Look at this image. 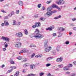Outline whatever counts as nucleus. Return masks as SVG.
<instances>
[{"mask_svg":"<svg viewBox=\"0 0 76 76\" xmlns=\"http://www.w3.org/2000/svg\"><path fill=\"white\" fill-rule=\"evenodd\" d=\"M39 32L40 31L38 28L36 29L35 31H34V33H35V35L34 36V37L36 38L37 39H38L43 38L44 37V35L40 34L39 33Z\"/></svg>","mask_w":76,"mask_h":76,"instance_id":"obj_1","label":"nucleus"},{"mask_svg":"<svg viewBox=\"0 0 76 76\" xmlns=\"http://www.w3.org/2000/svg\"><path fill=\"white\" fill-rule=\"evenodd\" d=\"M57 6L56 5V4H53L52 5L51 7H50L47 8V12L46 13V15L49 17L50 16H51V14L49 12L50 11H51V10L53 9V8H56Z\"/></svg>","mask_w":76,"mask_h":76,"instance_id":"obj_2","label":"nucleus"},{"mask_svg":"<svg viewBox=\"0 0 76 76\" xmlns=\"http://www.w3.org/2000/svg\"><path fill=\"white\" fill-rule=\"evenodd\" d=\"M15 47L19 48L21 47V43L20 42H16L15 44Z\"/></svg>","mask_w":76,"mask_h":76,"instance_id":"obj_3","label":"nucleus"},{"mask_svg":"<svg viewBox=\"0 0 76 76\" xmlns=\"http://www.w3.org/2000/svg\"><path fill=\"white\" fill-rule=\"evenodd\" d=\"M57 4L60 5H63L64 4V1L63 0H59L57 2Z\"/></svg>","mask_w":76,"mask_h":76,"instance_id":"obj_4","label":"nucleus"},{"mask_svg":"<svg viewBox=\"0 0 76 76\" xmlns=\"http://www.w3.org/2000/svg\"><path fill=\"white\" fill-rule=\"evenodd\" d=\"M15 35L16 37H22L23 36V34L21 32L17 33L15 34Z\"/></svg>","mask_w":76,"mask_h":76,"instance_id":"obj_5","label":"nucleus"},{"mask_svg":"<svg viewBox=\"0 0 76 76\" xmlns=\"http://www.w3.org/2000/svg\"><path fill=\"white\" fill-rule=\"evenodd\" d=\"M1 39H3L4 41H6L7 42H9V40H10V39L9 38L3 36L2 37Z\"/></svg>","mask_w":76,"mask_h":76,"instance_id":"obj_6","label":"nucleus"},{"mask_svg":"<svg viewBox=\"0 0 76 76\" xmlns=\"http://www.w3.org/2000/svg\"><path fill=\"white\" fill-rule=\"evenodd\" d=\"M63 60V57H61L60 58H58L56 59V61L58 62V63H60V62H61Z\"/></svg>","mask_w":76,"mask_h":76,"instance_id":"obj_7","label":"nucleus"},{"mask_svg":"<svg viewBox=\"0 0 76 76\" xmlns=\"http://www.w3.org/2000/svg\"><path fill=\"white\" fill-rule=\"evenodd\" d=\"M52 48L51 47H48L47 48H46L45 49V51L46 52H49L51 50Z\"/></svg>","mask_w":76,"mask_h":76,"instance_id":"obj_8","label":"nucleus"},{"mask_svg":"<svg viewBox=\"0 0 76 76\" xmlns=\"http://www.w3.org/2000/svg\"><path fill=\"white\" fill-rule=\"evenodd\" d=\"M48 42V41H47V40H45V41L44 43V48H47V47H48V45H47Z\"/></svg>","mask_w":76,"mask_h":76,"instance_id":"obj_9","label":"nucleus"},{"mask_svg":"<svg viewBox=\"0 0 76 76\" xmlns=\"http://www.w3.org/2000/svg\"><path fill=\"white\" fill-rule=\"evenodd\" d=\"M36 27H39L41 25V24L39 22H37L35 23Z\"/></svg>","mask_w":76,"mask_h":76,"instance_id":"obj_10","label":"nucleus"},{"mask_svg":"<svg viewBox=\"0 0 76 76\" xmlns=\"http://www.w3.org/2000/svg\"><path fill=\"white\" fill-rule=\"evenodd\" d=\"M60 49H61L60 46L59 45L56 48V50L57 52H59V51H60Z\"/></svg>","mask_w":76,"mask_h":76,"instance_id":"obj_11","label":"nucleus"},{"mask_svg":"<svg viewBox=\"0 0 76 76\" xmlns=\"http://www.w3.org/2000/svg\"><path fill=\"white\" fill-rule=\"evenodd\" d=\"M57 10H54L52 11H50L49 12V13H50V14H51V15H52V14L53 13H57Z\"/></svg>","mask_w":76,"mask_h":76,"instance_id":"obj_12","label":"nucleus"},{"mask_svg":"<svg viewBox=\"0 0 76 76\" xmlns=\"http://www.w3.org/2000/svg\"><path fill=\"white\" fill-rule=\"evenodd\" d=\"M18 4L20 6H22L23 5V2L21 1H18Z\"/></svg>","mask_w":76,"mask_h":76,"instance_id":"obj_13","label":"nucleus"},{"mask_svg":"<svg viewBox=\"0 0 76 76\" xmlns=\"http://www.w3.org/2000/svg\"><path fill=\"white\" fill-rule=\"evenodd\" d=\"M4 23L5 24V25L6 26H9V24L8 23V21L7 20H5L4 22Z\"/></svg>","mask_w":76,"mask_h":76,"instance_id":"obj_14","label":"nucleus"},{"mask_svg":"<svg viewBox=\"0 0 76 76\" xmlns=\"http://www.w3.org/2000/svg\"><path fill=\"white\" fill-rule=\"evenodd\" d=\"M52 29H54V27H53V26H51L50 27L46 28V29L48 31H52Z\"/></svg>","mask_w":76,"mask_h":76,"instance_id":"obj_15","label":"nucleus"},{"mask_svg":"<svg viewBox=\"0 0 76 76\" xmlns=\"http://www.w3.org/2000/svg\"><path fill=\"white\" fill-rule=\"evenodd\" d=\"M61 30V31L63 32V31H64V30H65V28H64L62 27H60L59 28H58V30Z\"/></svg>","mask_w":76,"mask_h":76,"instance_id":"obj_16","label":"nucleus"},{"mask_svg":"<svg viewBox=\"0 0 76 76\" xmlns=\"http://www.w3.org/2000/svg\"><path fill=\"white\" fill-rule=\"evenodd\" d=\"M63 69L64 71H66L69 70V67L67 66H65L63 68Z\"/></svg>","mask_w":76,"mask_h":76,"instance_id":"obj_17","label":"nucleus"},{"mask_svg":"<svg viewBox=\"0 0 76 76\" xmlns=\"http://www.w3.org/2000/svg\"><path fill=\"white\" fill-rule=\"evenodd\" d=\"M45 20V18H44L41 17L39 19V21H44Z\"/></svg>","mask_w":76,"mask_h":76,"instance_id":"obj_18","label":"nucleus"},{"mask_svg":"<svg viewBox=\"0 0 76 76\" xmlns=\"http://www.w3.org/2000/svg\"><path fill=\"white\" fill-rule=\"evenodd\" d=\"M35 66L34 65H31L30 68L31 69H33L35 68Z\"/></svg>","mask_w":76,"mask_h":76,"instance_id":"obj_19","label":"nucleus"},{"mask_svg":"<svg viewBox=\"0 0 76 76\" xmlns=\"http://www.w3.org/2000/svg\"><path fill=\"white\" fill-rule=\"evenodd\" d=\"M61 15H59L58 16L56 17H55L54 18V19L55 20L56 19H59L60 18H61Z\"/></svg>","mask_w":76,"mask_h":76,"instance_id":"obj_20","label":"nucleus"},{"mask_svg":"<svg viewBox=\"0 0 76 76\" xmlns=\"http://www.w3.org/2000/svg\"><path fill=\"white\" fill-rule=\"evenodd\" d=\"M23 51L24 53H29V51L28 50H26L25 49H23Z\"/></svg>","mask_w":76,"mask_h":76,"instance_id":"obj_21","label":"nucleus"},{"mask_svg":"<svg viewBox=\"0 0 76 76\" xmlns=\"http://www.w3.org/2000/svg\"><path fill=\"white\" fill-rule=\"evenodd\" d=\"M28 61V60H27V59L25 58L23 60L22 62V63H25V62H26V61Z\"/></svg>","mask_w":76,"mask_h":76,"instance_id":"obj_22","label":"nucleus"},{"mask_svg":"<svg viewBox=\"0 0 76 76\" xmlns=\"http://www.w3.org/2000/svg\"><path fill=\"white\" fill-rule=\"evenodd\" d=\"M19 71H17L16 72V74L14 75L15 76H19Z\"/></svg>","mask_w":76,"mask_h":76,"instance_id":"obj_23","label":"nucleus"},{"mask_svg":"<svg viewBox=\"0 0 76 76\" xmlns=\"http://www.w3.org/2000/svg\"><path fill=\"white\" fill-rule=\"evenodd\" d=\"M10 62L12 64H15V62L14 61H13V60L12 59H10Z\"/></svg>","mask_w":76,"mask_h":76,"instance_id":"obj_24","label":"nucleus"},{"mask_svg":"<svg viewBox=\"0 0 76 76\" xmlns=\"http://www.w3.org/2000/svg\"><path fill=\"white\" fill-rule=\"evenodd\" d=\"M12 70H13V68L11 69V70H8L7 71L8 73H11V72H12Z\"/></svg>","mask_w":76,"mask_h":76,"instance_id":"obj_25","label":"nucleus"},{"mask_svg":"<svg viewBox=\"0 0 76 76\" xmlns=\"http://www.w3.org/2000/svg\"><path fill=\"white\" fill-rule=\"evenodd\" d=\"M24 31L25 32V34L26 35H28V31H27V30L26 29L24 30Z\"/></svg>","mask_w":76,"mask_h":76,"instance_id":"obj_26","label":"nucleus"},{"mask_svg":"<svg viewBox=\"0 0 76 76\" xmlns=\"http://www.w3.org/2000/svg\"><path fill=\"white\" fill-rule=\"evenodd\" d=\"M44 75V73L43 72H41L39 73V75L40 76H43Z\"/></svg>","mask_w":76,"mask_h":76,"instance_id":"obj_27","label":"nucleus"},{"mask_svg":"<svg viewBox=\"0 0 76 76\" xmlns=\"http://www.w3.org/2000/svg\"><path fill=\"white\" fill-rule=\"evenodd\" d=\"M30 47L32 48V47H36V46L34 45H30Z\"/></svg>","mask_w":76,"mask_h":76,"instance_id":"obj_28","label":"nucleus"},{"mask_svg":"<svg viewBox=\"0 0 76 76\" xmlns=\"http://www.w3.org/2000/svg\"><path fill=\"white\" fill-rule=\"evenodd\" d=\"M1 12H2V13H6L7 12L6 11L4 10H1Z\"/></svg>","mask_w":76,"mask_h":76,"instance_id":"obj_29","label":"nucleus"},{"mask_svg":"<svg viewBox=\"0 0 76 76\" xmlns=\"http://www.w3.org/2000/svg\"><path fill=\"white\" fill-rule=\"evenodd\" d=\"M58 67L60 68L63 67V64L59 65H58Z\"/></svg>","mask_w":76,"mask_h":76,"instance_id":"obj_30","label":"nucleus"},{"mask_svg":"<svg viewBox=\"0 0 76 76\" xmlns=\"http://www.w3.org/2000/svg\"><path fill=\"white\" fill-rule=\"evenodd\" d=\"M13 25H16V20H13Z\"/></svg>","mask_w":76,"mask_h":76,"instance_id":"obj_31","label":"nucleus"},{"mask_svg":"<svg viewBox=\"0 0 76 76\" xmlns=\"http://www.w3.org/2000/svg\"><path fill=\"white\" fill-rule=\"evenodd\" d=\"M34 56H35V53H33L31 56V58H33Z\"/></svg>","mask_w":76,"mask_h":76,"instance_id":"obj_32","label":"nucleus"},{"mask_svg":"<svg viewBox=\"0 0 76 76\" xmlns=\"http://www.w3.org/2000/svg\"><path fill=\"white\" fill-rule=\"evenodd\" d=\"M18 60H22V57L21 56H19L18 57Z\"/></svg>","mask_w":76,"mask_h":76,"instance_id":"obj_33","label":"nucleus"},{"mask_svg":"<svg viewBox=\"0 0 76 76\" xmlns=\"http://www.w3.org/2000/svg\"><path fill=\"white\" fill-rule=\"evenodd\" d=\"M37 7L38 8H40L41 7V4H39L37 5Z\"/></svg>","mask_w":76,"mask_h":76,"instance_id":"obj_34","label":"nucleus"},{"mask_svg":"<svg viewBox=\"0 0 76 76\" xmlns=\"http://www.w3.org/2000/svg\"><path fill=\"white\" fill-rule=\"evenodd\" d=\"M72 64H69L68 66V67H72Z\"/></svg>","mask_w":76,"mask_h":76,"instance_id":"obj_35","label":"nucleus"},{"mask_svg":"<svg viewBox=\"0 0 76 76\" xmlns=\"http://www.w3.org/2000/svg\"><path fill=\"white\" fill-rule=\"evenodd\" d=\"M59 34L58 35V37H60L61 36H62V35H63V33H61L60 34Z\"/></svg>","mask_w":76,"mask_h":76,"instance_id":"obj_36","label":"nucleus"},{"mask_svg":"<svg viewBox=\"0 0 76 76\" xmlns=\"http://www.w3.org/2000/svg\"><path fill=\"white\" fill-rule=\"evenodd\" d=\"M16 13L17 14H19V10H17L16 11Z\"/></svg>","mask_w":76,"mask_h":76,"instance_id":"obj_37","label":"nucleus"},{"mask_svg":"<svg viewBox=\"0 0 76 76\" xmlns=\"http://www.w3.org/2000/svg\"><path fill=\"white\" fill-rule=\"evenodd\" d=\"M17 25L18 26H19V25H20V22H17Z\"/></svg>","mask_w":76,"mask_h":76,"instance_id":"obj_38","label":"nucleus"},{"mask_svg":"<svg viewBox=\"0 0 76 76\" xmlns=\"http://www.w3.org/2000/svg\"><path fill=\"white\" fill-rule=\"evenodd\" d=\"M51 66V64H46V66L47 67H49V66Z\"/></svg>","mask_w":76,"mask_h":76,"instance_id":"obj_39","label":"nucleus"},{"mask_svg":"<svg viewBox=\"0 0 76 76\" xmlns=\"http://www.w3.org/2000/svg\"><path fill=\"white\" fill-rule=\"evenodd\" d=\"M53 37H56L57 36V34L56 33H53Z\"/></svg>","mask_w":76,"mask_h":76,"instance_id":"obj_40","label":"nucleus"},{"mask_svg":"<svg viewBox=\"0 0 76 76\" xmlns=\"http://www.w3.org/2000/svg\"><path fill=\"white\" fill-rule=\"evenodd\" d=\"M36 26H36V25L35 24V25L32 26V27L33 28H36Z\"/></svg>","mask_w":76,"mask_h":76,"instance_id":"obj_41","label":"nucleus"},{"mask_svg":"<svg viewBox=\"0 0 76 76\" xmlns=\"http://www.w3.org/2000/svg\"><path fill=\"white\" fill-rule=\"evenodd\" d=\"M51 1H47V4H50V3H51Z\"/></svg>","mask_w":76,"mask_h":76,"instance_id":"obj_42","label":"nucleus"},{"mask_svg":"<svg viewBox=\"0 0 76 76\" xmlns=\"http://www.w3.org/2000/svg\"><path fill=\"white\" fill-rule=\"evenodd\" d=\"M69 44V42L68 41H66L65 42V44L66 45H67V44Z\"/></svg>","mask_w":76,"mask_h":76,"instance_id":"obj_43","label":"nucleus"},{"mask_svg":"<svg viewBox=\"0 0 76 76\" xmlns=\"http://www.w3.org/2000/svg\"><path fill=\"white\" fill-rule=\"evenodd\" d=\"M47 76H54L53 75H51L50 73H48V74L47 75Z\"/></svg>","mask_w":76,"mask_h":76,"instance_id":"obj_44","label":"nucleus"},{"mask_svg":"<svg viewBox=\"0 0 76 76\" xmlns=\"http://www.w3.org/2000/svg\"><path fill=\"white\" fill-rule=\"evenodd\" d=\"M50 60V57H48V58L46 59V61H49Z\"/></svg>","mask_w":76,"mask_h":76,"instance_id":"obj_45","label":"nucleus"},{"mask_svg":"<svg viewBox=\"0 0 76 76\" xmlns=\"http://www.w3.org/2000/svg\"><path fill=\"white\" fill-rule=\"evenodd\" d=\"M72 21H75V20H76V18H73L72 19Z\"/></svg>","mask_w":76,"mask_h":76,"instance_id":"obj_46","label":"nucleus"},{"mask_svg":"<svg viewBox=\"0 0 76 76\" xmlns=\"http://www.w3.org/2000/svg\"><path fill=\"white\" fill-rule=\"evenodd\" d=\"M40 56L39 55H38L37 56H35V57H36V58H38V57H40Z\"/></svg>","mask_w":76,"mask_h":76,"instance_id":"obj_47","label":"nucleus"},{"mask_svg":"<svg viewBox=\"0 0 76 76\" xmlns=\"http://www.w3.org/2000/svg\"><path fill=\"white\" fill-rule=\"evenodd\" d=\"M22 72L23 73H25L26 72V71L25 69H23Z\"/></svg>","mask_w":76,"mask_h":76,"instance_id":"obj_48","label":"nucleus"},{"mask_svg":"<svg viewBox=\"0 0 76 76\" xmlns=\"http://www.w3.org/2000/svg\"><path fill=\"white\" fill-rule=\"evenodd\" d=\"M26 64V66H29V64H28V63H26L25 64Z\"/></svg>","mask_w":76,"mask_h":76,"instance_id":"obj_49","label":"nucleus"},{"mask_svg":"<svg viewBox=\"0 0 76 76\" xmlns=\"http://www.w3.org/2000/svg\"><path fill=\"white\" fill-rule=\"evenodd\" d=\"M8 47V45L7 44H5L4 45V47L5 48H7Z\"/></svg>","mask_w":76,"mask_h":76,"instance_id":"obj_50","label":"nucleus"},{"mask_svg":"<svg viewBox=\"0 0 76 76\" xmlns=\"http://www.w3.org/2000/svg\"><path fill=\"white\" fill-rule=\"evenodd\" d=\"M56 9H57L58 10H60V8L58 7V6H57L56 7Z\"/></svg>","mask_w":76,"mask_h":76,"instance_id":"obj_51","label":"nucleus"},{"mask_svg":"<svg viewBox=\"0 0 76 76\" xmlns=\"http://www.w3.org/2000/svg\"><path fill=\"white\" fill-rule=\"evenodd\" d=\"M30 75H31V76H36V75L34 74H30Z\"/></svg>","mask_w":76,"mask_h":76,"instance_id":"obj_52","label":"nucleus"},{"mask_svg":"<svg viewBox=\"0 0 76 76\" xmlns=\"http://www.w3.org/2000/svg\"><path fill=\"white\" fill-rule=\"evenodd\" d=\"M5 24L4 23H2L1 24L2 26H4Z\"/></svg>","mask_w":76,"mask_h":76,"instance_id":"obj_53","label":"nucleus"},{"mask_svg":"<svg viewBox=\"0 0 76 76\" xmlns=\"http://www.w3.org/2000/svg\"><path fill=\"white\" fill-rule=\"evenodd\" d=\"M15 14V12L13 11H12L11 12V14H12V15H13Z\"/></svg>","mask_w":76,"mask_h":76,"instance_id":"obj_54","label":"nucleus"},{"mask_svg":"<svg viewBox=\"0 0 76 76\" xmlns=\"http://www.w3.org/2000/svg\"><path fill=\"white\" fill-rule=\"evenodd\" d=\"M12 16V14H10L8 15V16H10V17H11Z\"/></svg>","mask_w":76,"mask_h":76,"instance_id":"obj_55","label":"nucleus"},{"mask_svg":"<svg viewBox=\"0 0 76 76\" xmlns=\"http://www.w3.org/2000/svg\"><path fill=\"white\" fill-rule=\"evenodd\" d=\"M49 58H50V60H52V59H53V58H54L53 57H49Z\"/></svg>","mask_w":76,"mask_h":76,"instance_id":"obj_56","label":"nucleus"},{"mask_svg":"<svg viewBox=\"0 0 76 76\" xmlns=\"http://www.w3.org/2000/svg\"><path fill=\"white\" fill-rule=\"evenodd\" d=\"M73 29L74 30H75V31H76V27H74Z\"/></svg>","mask_w":76,"mask_h":76,"instance_id":"obj_57","label":"nucleus"},{"mask_svg":"<svg viewBox=\"0 0 76 76\" xmlns=\"http://www.w3.org/2000/svg\"><path fill=\"white\" fill-rule=\"evenodd\" d=\"M6 48H5L3 49V51H6Z\"/></svg>","mask_w":76,"mask_h":76,"instance_id":"obj_58","label":"nucleus"},{"mask_svg":"<svg viewBox=\"0 0 76 76\" xmlns=\"http://www.w3.org/2000/svg\"><path fill=\"white\" fill-rule=\"evenodd\" d=\"M23 67H26V66L25 64L23 65Z\"/></svg>","mask_w":76,"mask_h":76,"instance_id":"obj_59","label":"nucleus"},{"mask_svg":"<svg viewBox=\"0 0 76 76\" xmlns=\"http://www.w3.org/2000/svg\"><path fill=\"white\" fill-rule=\"evenodd\" d=\"M75 75H76V74L75 73H73V74H72V76H75Z\"/></svg>","mask_w":76,"mask_h":76,"instance_id":"obj_60","label":"nucleus"},{"mask_svg":"<svg viewBox=\"0 0 76 76\" xmlns=\"http://www.w3.org/2000/svg\"><path fill=\"white\" fill-rule=\"evenodd\" d=\"M12 67V68H13V69H16L17 68L15 66H13Z\"/></svg>","mask_w":76,"mask_h":76,"instance_id":"obj_61","label":"nucleus"},{"mask_svg":"<svg viewBox=\"0 0 76 76\" xmlns=\"http://www.w3.org/2000/svg\"><path fill=\"white\" fill-rule=\"evenodd\" d=\"M58 34H61V31H58Z\"/></svg>","mask_w":76,"mask_h":76,"instance_id":"obj_62","label":"nucleus"},{"mask_svg":"<svg viewBox=\"0 0 76 76\" xmlns=\"http://www.w3.org/2000/svg\"><path fill=\"white\" fill-rule=\"evenodd\" d=\"M42 9H43V10H45V7H42Z\"/></svg>","mask_w":76,"mask_h":76,"instance_id":"obj_63","label":"nucleus"},{"mask_svg":"<svg viewBox=\"0 0 76 76\" xmlns=\"http://www.w3.org/2000/svg\"><path fill=\"white\" fill-rule=\"evenodd\" d=\"M73 63L75 65H76V61L74 62Z\"/></svg>","mask_w":76,"mask_h":76,"instance_id":"obj_64","label":"nucleus"}]
</instances>
